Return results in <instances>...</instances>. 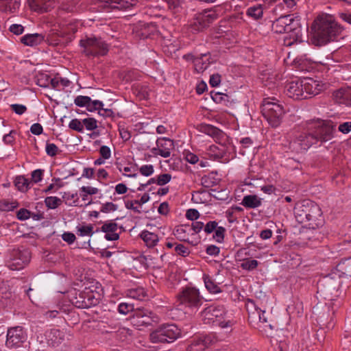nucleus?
Listing matches in <instances>:
<instances>
[{"instance_id": "obj_1", "label": "nucleus", "mask_w": 351, "mask_h": 351, "mask_svg": "<svg viewBox=\"0 0 351 351\" xmlns=\"http://www.w3.org/2000/svg\"><path fill=\"white\" fill-rule=\"evenodd\" d=\"M76 11L75 3L73 1H62L57 11V18H48L45 23L50 28L47 35V42L52 45H58L60 38L74 34L77 31L75 23L62 20L64 14L73 13Z\"/></svg>"}, {"instance_id": "obj_2", "label": "nucleus", "mask_w": 351, "mask_h": 351, "mask_svg": "<svg viewBox=\"0 0 351 351\" xmlns=\"http://www.w3.org/2000/svg\"><path fill=\"white\" fill-rule=\"evenodd\" d=\"M312 42L317 46L324 45L334 41L343 31V28L331 15L319 16L312 25Z\"/></svg>"}, {"instance_id": "obj_3", "label": "nucleus", "mask_w": 351, "mask_h": 351, "mask_svg": "<svg viewBox=\"0 0 351 351\" xmlns=\"http://www.w3.org/2000/svg\"><path fill=\"white\" fill-rule=\"evenodd\" d=\"M272 30L277 34L288 33L284 40L285 45L291 46L295 43L302 41L301 28L298 20H295L291 15H285L279 17L273 22Z\"/></svg>"}, {"instance_id": "obj_4", "label": "nucleus", "mask_w": 351, "mask_h": 351, "mask_svg": "<svg viewBox=\"0 0 351 351\" xmlns=\"http://www.w3.org/2000/svg\"><path fill=\"white\" fill-rule=\"evenodd\" d=\"M201 304V296L198 289L187 287L177 296V317L181 321L189 317L192 308Z\"/></svg>"}, {"instance_id": "obj_5", "label": "nucleus", "mask_w": 351, "mask_h": 351, "mask_svg": "<svg viewBox=\"0 0 351 351\" xmlns=\"http://www.w3.org/2000/svg\"><path fill=\"white\" fill-rule=\"evenodd\" d=\"M295 214L300 223H306L311 228H317L323 223L322 210L313 202L304 201L295 208Z\"/></svg>"}, {"instance_id": "obj_6", "label": "nucleus", "mask_w": 351, "mask_h": 351, "mask_svg": "<svg viewBox=\"0 0 351 351\" xmlns=\"http://www.w3.org/2000/svg\"><path fill=\"white\" fill-rule=\"evenodd\" d=\"M261 112L270 125L277 127L282 121L285 110L276 99L266 98L263 101Z\"/></svg>"}, {"instance_id": "obj_7", "label": "nucleus", "mask_w": 351, "mask_h": 351, "mask_svg": "<svg viewBox=\"0 0 351 351\" xmlns=\"http://www.w3.org/2000/svg\"><path fill=\"white\" fill-rule=\"evenodd\" d=\"M308 130L312 131L317 138V143H326L334 136L335 125L330 121L313 120L308 123Z\"/></svg>"}, {"instance_id": "obj_8", "label": "nucleus", "mask_w": 351, "mask_h": 351, "mask_svg": "<svg viewBox=\"0 0 351 351\" xmlns=\"http://www.w3.org/2000/svg\"><path fill=\"white\" fill-rule=\"evenodd\" d=\"M250 307H254L255 311L252 312L249 311L248 320L250 324L257 329L263 332H267L272 329V326L270 323L269 314L265 310L256 307L253 301H249L247 304V310Z\"/></svg>"}, {"instance_id": "obj_9", "label": "nucleus", "mask_w": 351, "mask_h": 351, "mask_svg": "<svg viewBox=\"0 0 351 351\" xmlns=\"http://www.w3.org/2000/svg\"><path fill=\"white\" fill-rule=\"evenodd\" d=\"M80 46L86 56H104L108 52V45L101 38L87 37L80 40Z\"/></svg>"}, {"instance_id": "obj_10", "label": "nucleus", "mask_w": 351, "mask_h": 351, "mask_svg": "<svg viewBox=\"0 0 351 351\" xmlns=\"http://www.w3.org/2000/svg\"><path fill=\"white\" fill-rule=\"evenodd\" d=\"M74 104L79 107H85L89 112H97L104 117H111L112 110L104 108V104L99 100H93L90 97L78 95L74 99Z\"/></svg>"}, {"instance_id": "obj_11", "label": "nucleus", "mask_w": 351, "mask_h": 351, "mask_svg": "<svg viewBox=\"0 0 351 351\" xmlns=\"http://www.w3.org/2000/svg\"><path fill=\"white\" fill-rule=\"evenodd\" d=\"M225 313L223 306H209L202 312V317L205 323H217L222 328H230L234 322L231 320H221Z\"/></svg>"}, {"instance_id": "obj_12", "label": "nucleus", "mask_w": 351, "mask_h": 351, "mask_svg": "<svg viewBox=\"0 0 351 351\" xmlns=\"http://www.w3.org/2000/svg\"><path fill=\"white\" fill-rule=\"evenodd\" d=\"M176 326L173 324L164 325L150 334V339L153 343L173 342L176 339Z\"/></svg>"}, {"instance_id": "obj_13", "label": "nucleus", "mask_w": 351, "mask_h": 351, "mask_svg": "<svg viewBox=\"0 0 351 351\" xmlns=\"http://www.w3.org/2000/svg\"><path fill=\"white\" fill-rule=\"evenodd\" d=\"M233 149V146L230 145L227 147L223 145H212L207 149L206 154L210 159L225 163L233 158V156L231 155V151Z\"/></svg>"}, {"instance_id": "obj_14", "label": "nucleus", "mask_w": 351, "mask_h": 351, "mask_svg": "<svg viewBox=\"0 0 351 351\" xmlns=\"http://www.w3.org/2000/svg\"><path fill=\"white\" fill-rule=\"evenodd\" d=\"M30 258V252L27 250H14L8 266L12 270H20L28 264Z\"/></svg>"}, {"instance_id": "obj_15", "label": "nucleus", "mask_w": 351, "mask_h": 351, "mask_svg": "<svg viewBox=\"0 0 351 351\" xmlns=\"http://www.w3.org/2000/svg\"><path fill=\"white\" fill-rule=\"evenodd\" d=\"M27 334L21 326L12 328L8 330L6 346L8 348H16L26 340Z\"/></svg>"}, {"instance_id": "obj_16", "label": "nucleus", "mask_w": 351, "mask_h": 351, "mask_svg": "<svg viewBox=\"0 0 351 351\" xmlns=\"http://www.w3.org/2000/svg\"><path fill=\"white\" fill-rule=\"evenodd\" d=\"M302 80L306 98L318 95L328 87L327 84L311 77L304 78Z\"/></svg>"}, {"instance_id": "obj_17", "label": "nucleus", "mask_w": 351, "mask_h": 351, "mask_svg": "<svg viewBox=\"0 0 351 351\" xmlns=\"http://www.w3.org/2000/svg\"><path fill=\"white\" fill-rule=\"evenodd\" d=\"M317 143V138H315L312 131L308 129L307 132L300 134L292 143L293 149L297 152L306 150L313 145Z\"/></svg>"}, {"instance_id": "obj_18", "label": "nucleus", "mask_w": 351, "mask_h": 351, "mask_svg": "<svg viewBox=\"0 0 351 351\" xmlns=\"http://www.w3.org/2000/svg\"><path fill=\"white\" fill-rule=\"evenodd\" d=\"M155 321L154 314L146 309H137L132 318V324L137 328L148 326Z\"/></svg>"}, {"instance_id": "obj_19", "label": "nucleus", "mask_w": 351, "mask_h": 351, "mask_svg": "<svg viewBox=\"0 0 351 351\" xmlns=\"http://www.w3.org/2000/svg\"><path fill=\"white\" fill-rule=\"evenodd\" d=\"M218 14L214 10L206 11L200 14L196 18V21L192 25V31H200L208 25L209 23L216 20Z\"/></svg>"}, {"instance_id": "obj_20", "label": "nucleus", "mask_w": 351, "mask_h": 351, "mask_svg": "<svg viewBox=\"0 0 351 351\" xmlns=\"http://www.w3.org/2000/svg\"><path fill=\"white\" fill-rule=\"evenodd\" d=\"M287 94L289 97L294 99H306L304 89L303 80H298L290 82L287 88Z\"/></svg>"}, {"instance_id": "obj_21", "label": "nucleus", "mask_w": 351, "mask_h": 351, "mask_svg": "<svg viewBox=\"0 0 351 351\" xmlns=\"http://www.w3.org/2000/svg\"><path fill=\"white\" fill-rule=\"evenodd\" d=\"M101 2L106 10H127L136 3V0H101Z\"/></svg>"}, {"instance_id": "obj_22", "label": "nucleus", "mask_w": 351, "mask_h": 351, "mask_svg": "<svg viewBox=\"0 0 351 351\" xmlns=\"http://www.w3.org/2000/svg\"><path fill=\"white\" fill-rule=\"evenodd\" d=\"M117 224L112 221H106L101 228V230L106 233L105 239L108 241H116L119 236L117 233Z\"/></svg>"}, {"instance_id": "obj_23", "label": "nucleus", "mask_w": 351, "mask_h": 351, "mask_svg": "<svg viewBox=\"0 0 351 351\" xmlns=\"http://www.w3.org/2000/svg\"><path fill=\"white\" fill-rule=\"evenodd\" d=\"M150 198L151 197L149 193H145L139 199L126 200L125 202V206L126 208L132 210L133 211L139 213L142 210L143 205L148 202Z\"/></svg>"}, {"instance_id": "obj_24", "label": "nucleus", "mask_w": 351, "mask_h": 351, "mask_svg": "<svg viewBox=\"0 0 351 351\" xmlns=\"http://www.w3.org/2000/svg\"><path fill=\"white\" fill-rule=\"evenodd\" d=\"M158 154L167 158L170 156L171 151L173 148V141L168 138H160L157 141Z\"/></svg>"}, {"instance_id": "obj_25", "label": "nucleus", "mask_w": 351, "mask_h": 351, "mask_svg": "<svg viewBox=\"0 0 351 351\" xmlns=\"http://www.w3.org/2000/svg\"><path fill=\"white\" fill-rule=\"evenodd\" d=\"M139 237L148 247H153L156 246L159 241L158 234L148 230H142Z\"/></svg>"}, {"instance_id": "obj_26", "label": "nucleus", "mask_w": 351, "mask_h": 351, "mask_svg": "<svg viewBox=\"0 0 351 351\" xmlns=\"http://www.w3.org/2000/svg\"><path fill=\"white\" fill-rule=\"evenodd\" d=\"M45 36L41 34H28L21 38V42L26 46L35 47L41 44Z\"/></svg>"}, {"instance_id": "obj_27", "label": "nucleus", "mask_w": 351, "mask_h": 351, "mask_svg": "<svg viewBox=\"0 0 351 351\" xmlns=\"http://www.w3.org/2000/svg\"><path fill=\"white\" fill-rule=\"evenodd\" d=\"M171 179V175L169 173L160 174L156 177L152 178L148 180L146 184H141L138 189L139 191L146 189L149 185L156 184L158 186H163L167 184Z\"/></svg>"}, {"instance_id": "obj_28", "label": "nucleus", "mask_w": 351, "mask_h": 351, "mask_svg": "<svg viewBox=\"0 0 351 351\" xmlns=\"http://www.w3.org/2000/svg\"><path fill=\"white\" fill-rule=\"evenodd\" d=\"M56 0H34L31 4L32 9L36 12H44L49 11Z\"/></svg>"}, {"instance_id": "obj_29", "label": "nucleus", "mask_w": 351, "mask_h": 351, "mask_svg": "<svg viewBox=\"0 0 351 351\" xmlns=\"http://www.w3.org/2000/svg\"><path fill=\"white\" fill-rule=\"evenodd\" d=\"M194 68L197 73H203L209 66L210 55L202 54L199 57H197L193 60Z\"/></svg>"}, {"instance_id": "obj_30", "label": "nucleus", "mask_w": 351, "mask_h": 351, "mask_svg": "<svg viewBox=\"0 0 351 351\" xmlns=\"http://www.w3.org/2000/svg\"><path fill=\"white\" fill-rule=\"evenodd\" d=\"M20 7L18 0H0V10L5 13L16 12Z\"/></svg>"}, {"instance_id": "obj_31", "label": "nucleus", "mask_w": 351, "mask_h": 351, "mask_svg": "<svg viewBox=\"0 0 351 351\" xmlns=\"http://www.w3.org/2000/svg\"><path fill=\"white\" fill-rule=\"evenodd\" d=\"M333 99L339 104L349 105L350 88H339L332 93Z\"/></svg>"}, {"instance_id": "obj_32", "label": "nucleus", "mask_w": 351, "mask_h": 351, "mask_svg": "<svg viewBox=\"0 0 351 351\" xmlns=\"http://www.w3.org/2000/svg\"><path fill=\"white\" fill-rule=\"evenodd\" d=\"M14 303V297L11 291L5 287H0V306L3 308L11 306Z\"/></svg>"}, {"instance_id": "obj_33", "label": "nucleus", "mask_w": 351, "mask_h": 351, "mask_svg": "<svg viewBox=\"0 0 351 351\" xmlns=\"http://www.w3.org/2000/svg\"><path fill=\"white\" fill-rule=\"evenodd\" d=\"M193 234L190 225H180L177 226V239L184 242L190 243L189 236Z\"/></svg>"}, {"instance_id": "obj_34", "label": "nucleus", "mask_w": 351, "mask_h": 351, "mask_svg": "<svg viewBox=\"0 0 351 351\" xmlns=\"http://www.w3.org/2000/svg\"><path fill=\"white\" fill-rule=\"evenodd\" d=\"M241 204L245 208H255L261 205V199L255 195L244 196Z\"/></svg>"}, {"instance_id": "obj_35", "label": "nucleus", "mask_w": 351, "mask_h": 351, "mask_svg": "<svg viewBox=\"0 0 351 351\" xmlns=\"http://www.w3.org/2000/svg\"><path fill=\"white\" fill-rule=\"evenodd\" d=\"M126 296L134 300H143L147 297L145 290L141 287L131 288L126 291Z\"/></svg>"}, {"instance_id": "obj_36", "label": "nucleus", "mask_w": 351, "mask_h": 351, "mask_svg": "<svg viewBox=\"0 0 351 351\" xmlns=\"http://www.w3.org/2000/svg\"><path fill=\"white\" fill-rule=\"evenodd\" d=\"M51 80H52L50 81L51 87L58 90H62L64 88L69 86L70 84V81L69 80L63 78L60 75H56L52 77Z\"/></svg>"}, {"instance_id": "obj_37", "label": "nucleus", "mask_w": 351, "mask_h": 351, "mask_svg": "<svg viewBox=\"0 0 351 351\" xmlns=\"http://www.w3.org/2000/svg\"><path fill=\"white\" fill-rule=\"evenodd\" d=\"M93 233V226L90 224H80L76 227V234L79 237H91Z\"/></svg>"}, {"instance_id": "obj_38", "label": "nucleus", "mask_w": 351, "mask_h": 351, "mask_svg": "<svg viewBox=\"0 0 351 351\" xmlns=\"http://www.w3.org/2000/svg\"><path fill=\"white\" fill-rule=\"evenodd\" d=\"M32 182L24 176H19L15 180V186L23 192L27 191L31 187Z\"/></svg>"}, {"instance_id": "obj_39", "label": "nucleus", "mask_w": 351, "mask_h": 351, "mask_svg": "<svg viewBox=\"0 0 351 351\" xmlns=\"http://www.w3.org/2000/svg\"><path fill=\"white\" fill-rule=\"evenodd\" d=\"M263 9L261 4L250 7L247 10V14L254 19H258L263 16Z\"/></svg>"}, {"instance_id": "obj_40", "label": "nucleus", "mask_w": 351, "mask_h": 351, "mask_svg": "<svg viewBox=\"0 0 351 351\" xmlns=\"http://www.w3.org/2000/svg\"><path fill=\"white\" fill-rule=\"evenodd\" d=\"M51 79L52 77L48 74L41 73L37 75L36 82L39 86L51 87L50 81L52 80Z\"/></svg>"}, {"instance_id": "obj_41", "label": "nucleus", "mask_w": 351, "mask_h": 351, "mask_svg": "<svg viewBox=\"0 0 351 351\" xmlns=\"http://www.w3.org/2000/svg\"><path fill=\"white\" fill-rule=\"evenodd\" d=\"M204 284L206 289L213 293H217L221 291L219 287L208 276H204Z\"/></svg>"}, {"instance_id": "obj_42", "label": "nucleus", "mask_w": 351, "mask_h": 351, "mask_svg": "<svg viewBox=\"0 0 351 351\" xmlns=\"http://www.w3.org/2000/svg\"><path fill=\"white\" fill-rule=\"evenodd\" d=\"M119 171L122 173L123 176L128 178H136L138 176V173L135 167L132 166H125L123 167H120Z\"/></svg>"}, {"instance_id": "obj_43", "label": "nucleus", "mask_w": 351, "mask_h": 351, "mask_svg": "<svg viewBox=\"0 0 351 351\" xmlns=\"http://www.w3.org/2000/svg\"><path fill=\"white\" fill-rule=\"evenodd\" d=\"M81 191L84 193L82 196V199L86 200L88 195H93L98 194L100 190L98 188L91 186H83L81 187Z\"/></svg>"}, {"instance_id": "obj_44", "label": "nucleus", "mask_w": 351, "mask_h": 351, "mask_svg": "<svg viewBox=\"0 0 351 351\" xmlns=\"http://www.w3.org/2000/svg\"><path fill=\"white\" fill-rule=\"evenodd\" d=\"M45 202L47 208L54 209L60 204L61 199L58 197L50 196L45 198Z\"/></svg>"}, {"instance_id": "obj_45", "label": "nucleus", "mask_w": 351, "mask_h": 351, "mask_svg": "<svg viewBox=\"0 0 351 351\" xmlns=\"http://www.w3.org/2000/svg\"><path fill=\"white\" fill-rule=\"evenodd\" d=\"M69 127L70 129L75 130L78 132H84V128H83V119L80 120L77 119H72L69 123Z\"/></svg>"}, {"instance_id": "obj_46", "label": "nucleus", "mask_w": 351, "mask_h": 351, "mask_svg": "<svg viewBox=\"0 0 351 351\" xmlns=\"http://www.w3.org/2000/svg\"><path fill=\"white\" fill-rule=\"evenodd\" d=\"M324 285H327L331 287L333 289L338 288L340 285V279L339 278L337 279H334L330 276H326L322 282Z\"/></svg>"}, {"instance_id": "obj_47", "label": "nucleus", "mask_w": 351, "mask_h": 351, "mask_svg": "<svg viewBox=\"0 0 351 351\" xmlns=\"http://www.w3.org/2000/svg\"><path fill=\"white\" fill-rule=\"evenodd\" d=\"M204 131L205 133H206L208 135L212 136L213 137L218 138L222 134V132L219 130L218 128L207 125L204 127Z\"/></svg>"}, {"instance_id": "obj_48", "label": "nucleus", "mask_w": 351, "mask_h": 351, "mask_svg": "<svg viewBox=\"0 0 351 351\" xmlns=\"http://www.w3.org/2000/svg\"><path fill=\"white\" fill-rule=\"evenodd\" d=\"M134 310V306L132 304L122 302L119 304L118 311L120 314L127 315L130 312H132Z\"/></svg>"}, {"instance_id": "obj_49", "label": "nucleus", "mask_w": 351, "mask_h": 351, "mask_svg": "<svg viewBox=\"0 0 351 351\" xmlns=\"http://www.w3.org/2000/svg\"><path fill=\"white\" fill-rule=\"evenodd\" d=\"M83 128H85L88 131H93L97 128V121L94 118L84 119Z\"/></svg>"}, {"instance_id": "obj_50", "label": "nucleus", "mask_w": 351, "mask_h": 351, "mask_svg": "<svg viewBox=\"0 0 351 351\" xmlns=\"http://www.w3.org/2000/svg\"><path fill=\"white\" fill-rule=\"evenodd\" d=\"M140 173L145 177H149L154 174V167L151 165H144L139 167Z\"/></svg>"}, {"instance_id": "obj_51", "label": "nucleus", "mask_w": 351, "mask_h": 351, "mask_svg": "<svg viewBox=\"0 0 351 351\" xmlns=\"http://www.w3.org/2000/svg\"><path fill=\"white\" fill-rule=\"evenodd\" d=\"M258 261L256 260L245 259L241 264V267L246 270H252L258 266Z\"/></svg>"}, {"instance_id": "obj_52", "label": "nucleus", "mask_w": 351, "mask_h": 351, "mask_svg": "<svg viewBox=\"0 0 351 351\" xmlns=\"http://www.w3.org/2000/svg\"><path fill=\"white\" fill-rule=\"evenodd\" d=\"M182 159L185 160L191 164H195L199 160L198 157L195 154L189 151L183 152Z\"/></svg>"}, {"instance_id": "obj_53", "label": "nucleus", "mask_w": 351, "mask_h": 351, "mask_svg": "<svg viewBox=\"0 0 351 351\" xmlns=\"http://www.w3.org/2000/svg\"><path fill=\"white\" fill-rule=\"evenodd\" d=\"M16 202H9L6 200L0 201V210L10 211L14 210L16 207Z\"/></svg>"}, {"instance_id": "obj_54", "label": "nucleus", "mask_w": 351, "mask_h": 351, "mask_svg": "<svg viewBox=\"0 0 351 351\" xmlns=\"http://www.w3.org/2000/svg\"><path fill=\"white\" fill-rule=\"evenodd\" d=\"M226 230L223 227H217L215 230L213 239L218 243H222L224 239V233Z\"/></svg>"}, {"instance_id": "obj_55", "label": "nucleus", "mask_w": 351, "mask_h": 351, "mask_svg": "<svg viewBox=\"0 0 351 351\" xmlns=\"http://www.w3.org/2000/svg\"><path fill=\"white\" fill-rule=\"evenodd\" d=\"M45 150L47 154L50 156H55L58 152V147L54 143H47Z\"/></svg>"}, {"instance_id": "obj_56", "label": "nucleus", "mask_w": 351, "mask_h": 351, "mask_svg": "<svg viewBox=\"0 0 351 351\" xmlns=\"http://www.w3.org/2000/svg\"><path fill=\"white\" fill-rule=\"evenodd\" d=\"M117 209V206L112 202H106L101 206V211L102 213H110L115 211Z\"/></svg>"}, {"instance_id": "obj_57", "label": "nucleus", "mask_w": 351, "mask_h": 351, "mask_svg": "<svg viewBox=\"0 0 351 351\" xmlns=\"http://www.w3.org/2000/svg\"><path fill=\"white\" fill-rule=\"evenodd\" d=\"M43 170L36 169L32 172V180L34 183H37L43 180Z\"/></svg>"}, {"instance_id": "obj_58", "label": "nucleus", "mask_w": 351, "mask_h": 351, "mask_svg": "<svg viewBox=\"0 0 351 351\" xmlns=\"http://www.w3.org/2000/svg\"><path fill=\"white\" fill-rule=\"evenodd\" d=\"M99 154L104 159H109L111 157L110 148L106 145H102L99 149Z\"/></svg>"}, {"instance_id": "obj_59", "label": "nucleus", "mask_w": 351, "mask_h": 351, "mask_svg": "<svg viewBox=\"0 0 351 351\" xmlns=\"http://www.w3.org/2000/svg\"><path fill=\"white\" fill-rule=\"evenodd\" d=\"M9 30L16 35H21L24 32V27L20 24H12L10 25Z\"/></svg>"}, {"instance_id": "obj_60", "label": "nucleus", "mask_w": 351, "mask_h": 351, "mask_svg": "<svg viewBox=\"0 0 351 351\" xmlns=\"http://www.w3.org/2000/svg\"><path fill=\"white\" fill-rule=\"evenodd\" d=\"M62 239L67 243L72 244L75 241L76 237L73 233L66 232L62 234Z\"/></svg>"}, {"instance_id": "obj_61", "label": "nucleus", "mask_w": 351, "mask_h": 351, "mask_svg": "<svg viewBox=\"0 0 351 351\" xmlns=\"http://www.w3.org/2000/svg\"><path fill=\"white\" fill-rule=\"evenodd\" d=\"M204 228V232L210 234L217 228V223L215 221H208Z\"/></svg>"}, {"instance_id": "obj_62", "label": "nucleus", "mask_w": 351, "mask_h": 351, "mask_svg": "<svg viewBox=\"0 0 351 351\" xmlns=\"http://www.w3.org/2000/svg\"><path fill=\"white\" fill-rule=\"evenodd\" d=\"M199 217V213L196 209H189L186 213V217L191 221L195 220L198 219Z\"/></svg>"}, {"instance_id": "obj_63", "label": "nucleus", "mask_w": 351, "mask_h": 351, "mask_svg": "<svg viewBox=\"0 0 351 351\" xmlns=\"http://www.w3.org/2000/svg\"><path fill=\"white\" fill-rule=\"evenodd\" d=\"M190 226L192 228V232L194 234L199 232L203 229L204 223L202 221H195L193 222Z\"/></svg>"}, {"instance_id": "obj_64", "label": "nucleus", "mask_w": 351, "mask_h": 351, "mask_svg": "<svg viewBox=\"0 0 351 351\" xmlns=\"http://www.w3.org/2000/svg\"><path fill=\"white\" fill-rule=\"evenodd\" d=\"M338 129L343 134H348L351 131V122H344L341 123L339 125Z\"/></svg>"}]
</instances>
